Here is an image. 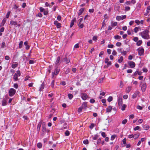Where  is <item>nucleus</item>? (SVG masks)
Returning <instances> with one entry per match:
<instances>
[{
  "label": "nucleus",
  "instance_id": "1",
  "mask_svg": "<svg viewBox=\"0 0 150 150\" xmlns=\"http://www.w3.org/2000/svg\"><path fill=\"white\" fill-rule=\"evenodd\" d=\"M149 31L147 30H146L142 32L139 33L142 37L146 39H148L150 38L149 35Z\"/></svg>",
  "mask_w": 150,
  "mask_h": 150
},
{
  "label": "nucleus",
  "instance_id": "2",
  "mask_svg": "<svg viewBox=\"0 0 150 150\" xmlns=\"http://www.w3.org/2000/svg\"><path fill=\"white\" fill-rule=\"evenodd\" d=\"M21 74L20 71L19 70L17 71L16 73H15L13 77V79L14 80L16 81L18 80V77L21 76Z\"/></svg>",
  "mask_w": 150,
  "mask_h": 150
},
{
  "label": "nucleus",
  "instance_id": "3",
  "mask_svg": "<svg viewBox=\"0 0 150 150\" xmlns=\"http://www.w3.org/2000/svg\"><path fill=\"white\" fill-rule=\"evenodd\" d=\"M146 83L143 81H141L140 82V85H141V88L142 92H144L145 91L146 88Z\"/></svg>",
  "mask_w": 150,
  "mask_h": 150
},
{
  "label": "nucleus",
  "instance_id": "4",
  "mask_svg": "<svg viewBox=\"0 0 150 150\" xmlns=\"http://www.w3.org/2000/svg\"><path fill=\"white\" fill-rule=\"evenodd\" d=\"M81 98L83 100H85L89 97L88 95L86 93H81L80 94Z\"/></svg>",
  "mask_w": 150,
  "mask_h": 150
},
{
  "label": "nucleus",
  "instance_id": "5",
  "mask_svg": "<svg viewBox=\"0 0 150 150\" xmlns=\"http://www.w3.org/2000/svg\"><path fill=\"white\" fill-rule=\"evenodd\" d=\"M16 92V91L15 89L13 88H11L8 91L9 96H13L15 94Z\"/></svg>",
  "mask_w": 150,
  "mask_h": 150
},
{
  "label": "nucleus",
  "instance_id": "6",
  "mask_svg": "<svg viewBox=\"0 0 150 150\" xmlns=\"http://www.w3.org/2000/svg\"><path fill=\"white\" fill-rule=\"evenodd\" d=\"M138 52L139 55L142 56L143 55L144 51V49L142 47L138 48L137 50Z\"/></svg>",
  "mask_w": 150,
  "mask_h": 150
},
{
  "label": "nucleus",
  "instance_id": "7",
  "mask_svg": "<svg viewBox=\"0 0 150 150\" xmlns=\"http://www.w3.org/2000/svg\"><path fill=\"white\" fill-rule=\"evenodd\" d=\"M60 70V69L58 68L57 67H56L55 69L54 72H52V76H54V75H57L59 72Z\"/></svg>",
  "mask_w": 150,
  "mask_h": 150
},
{
  "label": "nucleus",
  "instance_id": "8",
  "mask_svg": "<svg viewBox=\"0 0 150 150\" xmlns=\"http://www.w3.org/2000/svg\"><path fill=\"white\" fill-rule=\"evenodd\" d=\"M54 24L58 28H59L61 27V24L58 22L57 21H55L54 22Z\"/></svg>",
  "mask_w": 150,
  "mask_h": 150
},
{
  "label": "nucleus",
  "instance_id": "9",
  "mask_svg": "<svg viewBox=\"0 0 150 150\" xmlns=\"http://www.w3.org/2000/svg\"><path fill=\"white\" fill-rule=\"evenodd\" d=\"M128 64L130 66V67L132 68H134L135 66V63L132 61L129 62Z\"/></svg>",
  "mask_w": 150,
  "mask_h": 150
},
{
  "label": "nucleus",
  "instance_id": "10",
  "mask_svg": "<svg viewBox=\"0 0 150 150\" xmlns=\"http://www.w3.org/2000/svg\"><path fill=\"white\" fill-rule=\"evenodd\" d=\"M122 98H119L118 100V105L119 108H120L122 105Z\"/></svg>",
  "mask_w": 150,
  "mask_h": 150
},
{
  "label": "nucleus",
  "instance_id": "11",
  "mask_svg": "<svg viewBox=\"0 0 150 150\" xmlns=\"http://www.w3.org/2000/svg\"><path fill=\"white\" fill-rule=\"evenodd\" d=\"M84 8H82L81 9H80L78 13V16H80L83 13V12L84 11Z\"/></svg>",
  "mask_w": 150,
  "mask_h": 150
},
{
  "label": "nucleus",
  "instance_id": "12",
  "mask_svg": "<svg viewBox=\"0 0 150 150\" xmlns=\"http://www.w3.org/2000/svg\"><path fill=\"white\" fill-rule=\"evenodd\" d=\"M109 120L108 119H106L104 121V124H105L107 128L108 126L109 125Z\"/></svg>",
  "mask_w": 150,
  "mask_h": 150
},
{
  "label": "nucleus",
  "instance_id": "13",
  "mask_svg": "<svg viewBox=\"0 0 150 150\" xmlns=\"http://www.w3.org/2000/svg\"><path fill=\"white\" fill-rule=\"evenodd\" d=\"M7 100L5 99H3L2 100V105L3 106L6 105L7 104Z\"/></svg>",
  "mask_w": 150,
  "mask_h": 150
},
{
  "label": "nucleus",
  "instance_id": "14",
  "mask_svg": "<svg viewBox=\"0 0 150 150\" xmlns=\"http://www.w3.org/2000/svg\"><path fill=\"white\" fill-rule=\"evenodd\" d=\"M6 18H4L3 19V20L2 21V22L0 24V27L3 26L4 25V24H5V23H6Z\"/></svg>",
  "mask_w": 150,
  "mask_h": 150
},
{
  "label": "nucleus",
  "instance_id": "15",
  "mask_svg": "<svg viewBox=\"0 0 150 150\" xmlns=\"http://www.w3.org/2000/svg\"><path fill=\"white\" fill-rule=\"evenodd\" d=\"M60 56L58 57L55 62V64L59 65L60 64Z\"/></svg>",
  "mask_w": 150,
  "mask_h": 150
},
{
  "label": "nucleus",
  "instance_id": "16",
  "mask_svg": "<svg viewBox=\"0 0 150 150\" xmlns=\"http://www.w3.org/2000/svg\"><path fill=\"white\" fill-rule=\"evenodd\" d=\"M24 44L26 46L25 49L27 50H28L30 47V46L28 45L27 41L25 42L24 43Z\"/></svg>",
  "mask_w": 150,
  "mask_h": 150
},
{
  "label": "nucleus",
  "instance_id": "17",
  "mask_svg": "<svg viewBox=\"0 0 150 150\" xmlns=\"http://www.w3.org/2000/svg\"><path fill=\"white\" fill-rule=\"evenodd\" d=\"M82 108L84 109H86L87 107V102H83L82 104Z\"/></svg>",
  "mask_w": 150,
  "mask_h": 150
},
{
  "label": "nucleus",
  "instance_id": "18",
  "mask_svg": "<svg viewBox=\"0 0 150 150\" xmlns=\"http://www.w3.org/2000/svg\"><path fill=\"white\" fill-rule=\"evenodd\" d=\"M10 24L11 25H17V23L16 21H11L10 22Z\"/></svg>",
  "mask_w": 150,
  "mask_h": 150
},
{
  "label": "nucleus",
  "instance_id": "19",
  "mask_svg": "<svg viewBox=\"0 0 150 150\" xmlns=\"http://www.w3.org/2000/svg\"><path fill=\"white\" fill-rule=\"evenodd\" d=\"M112 109V107L111 106H108V108L106 109V112L107 113H108L111 112Z\"/></svg>",
  "mask_w": 150,
  "mask_h": 150
},
{
  "label": "nucleus",
  "instance_id": "20",
  "mask_svg": "<svg viewBox=\"0 0 150 150\" xmlns=\"http://www.w3.org/2000/svg\"><path fill=\"white\" fill-rule=\"evenodd\" d=\"M98 136L97 135H95L94 136H92L91 137L93 140H96L98 138Z\"/></svg>",
  "mask_w": 150,
  "mask_h": 150
},
{
  "label": "nucleus",
  "instance_id": "21",
  "mask_svg": "<svg viewBox=\"0 0 150 150\" xmlns=\"http://www.w3.org/2000/svg\"><path fill=\"white\" fill-rule=\"evenodd\" d=\"M139 92L138 91L136 92L132 95V98H135L138 95Z\"/></svg>",
  "mask_w": 150,
  "mask_h": 150
},
{
  "label": "nucleus",
  "instance_id": "22",
  "mask_svg": "<svg viewBox=\"0 0 150 150\" xmlns=\"http://www.w3.org/2000/svg\"><path fill=\"white\" fill-rule=\"evenodd\" d=\"M76 19L75 18H74L72 20L71 22V24L70 25V27H72L73 25H74V22L75 21Z\"/></svg>",
  "mask_w": 150,
  "mask_h": 150
},
{
  "label": "nucleus",
  "instance_id": "23",
  "mask_svg": "<svg viewBox=\"0 0 150 150\" xmlns=\"http://www.w3.org/2000/svg\"><path fill=\"white\" fill-rule=\"evenodd\" d=\"M142 72L141 71H136L134 73V76H136L137 74H138L139 75H141L142 74Z\"/></svg>",
  "mask_w": 150,
  "mask_h": 150
},
{
  "label": "nucleus",
  "instance_id": "24",
  "mask_svg": "<svg viewBox=\"0 0 150 150\" xmlns=\"http://www.w3.org/2000/svg\"><path fill=\"white\" fill-rule=\"evenodd\" d=\"M44 88V85L43 83H42L40 86V89L39 91H42Z\"/></svg>",
  "mask_w": 150,
  "mask_h": 150
},
{
  "label": "nucleus",
  "instance_id": "25",
  "mask_svg": "<svg viewBox=\"0 0 150 150\" xmlns=\"http://www.w3.org/2000/svg\"><path fill=\"white\" fill-rule=\"evenodd\" d=\"M143 128L144 130H147L149 128V127L148 125H145L143 126Z\"/></svg>",
  "mask_w": 150,
  "mask_h": 150
},
{
  "label": "nucleus",
  "instance_id": "26",
  "mask_svg": "<svg viewBox=\"0 0 150 150\" xmlns=\"http://www.w3.org/2000/svg\"><path fill=\"white\" fill-rule=\"evenodd\" d=\"M142 40H139L137 42L136 45H137L139 46L141 45L142 43Z\"/></svg>",
  "mask_w": 150,
  "mask_h": 150
},
{
  "label": "nucleus",
  "instance_id": "27",
  "mask_svg": "<svg viewBox=\"0 0 150 150\" xmlns=\"http://www.w3.org/2000/svg\"><path fill=\"white\" fill-rule=\"evenodd\" d=\"M18 65V64L17 63L13 64H12L11 67L13 68L14 69L17 67Z\"/></svg>",
  "mask_w": 150,
  "mask_h": 150
},
{
  "label": "nucleus",
  "instance_id": "28",
  "mask_svg": "<svg viewBox=\"0 0 150 150\" xmlns=\"http://www.w3.org/2000/svg\"><path fill=\"white\" fill-rule=\"evenodd\" d=\"M37 146L38 148H41L42 147V144L40 142L38 143L37 144Z\"/></svg>",
  "mask_w": 150,
  "mask_h": 150
},
{
  "label": "nucleus",
  "instance_id": "29",
  "mask_svg": "<svg viewBox=\"0 0 150 150\" xmlns=\"http://www.w3.org/2000/svg\"><path fill=\"white\" fill-rule=\"evenodd\" d=\"M131 90V87H128L126 88V91L127 93L129 92Z\"/></svg>",
  "mask_w": 150,
  "mask_h": 150
},
{
  "label": "nucleus",
  "instance_id": "30",
  "mask_svg": "<svg viewBox=\"0 0 150 150\" xmlns=\"http://www.w3.org/2000/svg\"><path fill=\"white\" fill-rule=\"evenodd\" d=\"M64 61L65 62L66 64H68L70 62V60L69 59H67V58H65L64 59Z\"/></svg>",
  "mask_w": 150,
  "mask_h": 150
},
{
  "label": "nucleus",
  "instance_id": "31",
  "mask_svg": "<svg viewBox=\"0 0 150 150\" xmlns=\"http://www.w3.org/2000/svg\"><path fill=\"white\" fill-rule=\"evenodd\" d=\"M23 45V41H21L19 43V48L20 49H21Z\"/></svg>",
  "mask_w": 150,
  "mask_h": 150
},
{
  "label": "nucleus",
  "instance_id": "32",
  "mask_svg": "<svg viewBox=\"0 0 150 150\" xmlns=\"http://www.w3.org/2000/svg\"><path fill=\"white\" fill-rule=\"evenodd\" d=\"M117 22L113 23L112 22L111 23V26L112 27H114L117 25Z\"/></svg>",
  "mask_w": 150,
  "mask_h": 150
},
{
  "label": "nucleus",
  "instance_id": "33",
  "mask_svg": "<svg viewBox=\"0 0 150 150\" xmlns=\"http://www.w3.org/2000/svg\"><path fill=\"white\" fill-rule=\"evenodd\" d=\"M139 134H135L134 135V137H133V138L135 139L137 138L139 136Z\"/></svg>",
  "mask_w": 150,
  "mask_h": 150
},
{
  "label": "nucleus",
  "instance_id": "34",
  "mask_svg": "<svg viewBox=\"0 0 150 150\" xmlns=\"http://www.w3.org/2000/svg\"><path fill=\"white\" fill-rule=\"evenodd\" d=\"M121 110H125V108H126L127 106L125 104L123 105L122 106Z\"/></svg>",
  "mask_w": 150,
  "mask_h": 150
},
{
  "label": "nucleus",
  "instance_id": "35",
  "mask_svg": "<svg viewBox=\"0 0 150 150\" xmlns=\"http://www.w3.org/2000/svg\"><path fill=\"white\" fill-rule=\"evenodd\" d=\"M68 97L70 99H72L73 97V95L72 94L70 93L68 95Z\"/></svg>",
  "mask_w": 150,
  "mask_h": 150
},
{
  "label": "nucleus",
  "instance_id": "36",
  "mask_svg": "<svg viewBox=\"0 0 150 150\" xmlns=\"http://www.w3.org/2000/svg\"><path fill=\"white\" fill-rule=\"evenodd\" d=\"M70 134V132L68 130H66L65 132V135L66 136H68Z\"/></svg>",
  "mask_w": 150,
  "mask_h": 150
},
{
  "label": "nucleus",
  "instance_id": "37",
  "mask_svg": "<svg viewBox=\"0 0 150 150\" xmlns=\"http://www.w3.org/2000/svg\"><path fill=\"white\" fill-rule=\"evenodd\" d=\"M123 57L122 56H121L120 58L118 60V62L119 63H121L123 60Z\"/></svg>",
  "mask_w": 150,
  "mask_h": 150
},
{
  "label": "nucleus",
  "instance_id": "38",
  "mask_svg": "<svg viewBox=\"0 0 150 150\" xmlns=\"http://www.w3.org/2000/svg\"><path fill=\"white\" fill-rule=\"evenodd\" d=\"M83 108L82 107H80L78 110V111L79 113H80L82 111V109Z\"/></svg>",
  "mask_w": 150,
  "mask_h": 150
},
{
  "label": "nucleus",
  "instance_id": "39",
  "mask_svg": "<svg viewBox=\"0 0 150 150\" xmlns=\"http://www.w3.org/2000/svg\"><path fill=\"white\" fill-rule=\"evenodd\" d=\"M6 47L5 43L4 42H3L1 45V47L4 48Z\"/></svg>",
  "mask_w": 150,
  "mask_h": 150
},
{
  "label": "nucleus",
  "instance_id": "40",
  "mask_svg": "<svg viewBox=\"0 0 150 150\" xmlns=\"http://www.w3.org/2000/svg\"><path fill=\"white\" fill-rule=\"evenodd\" d=\"M41 123L40 122L38 125L37 126V129L38 130H40V128L41 126Z\"/></svg>",
  "mask_w": 150,
  "mask_h": 150
},
{
  "label": "nucleus",
  "instance_id": "41",
  "mask_svg": "<svg viewBox=\"0 0 150 150\" xmlns=\"http://www.w3.org/2000/svg\"><path fill=\"white\" fill-rule=\"evenodd\" d=\"M116 137V136L115 134L112 135L110 139L111 140H114Z\"/></svg>",
  "mask_w": 150,
  "mask_h": 150
},
{
  "label": "nucleus",
  "instance_id": "42",
  "mask_svg": "<svg viewBox=\"0 0 150 150\" xmlns=\"http://www.w3.org/2000/svg\"><path fill=\"white\" fill-rule=\"evenodd\" d=\"M83 142L84 144H88V142L87 139H86L84 140V141Z\"/></svg>",
  "mask_w": 150,
  "mask_h": 150
},
{
  "label": "nucleus",
  "instance_id": "43",
  "mask_svg": "<svg viewBox=\"0 0 150 150\" xmlns=\"http://www.w3.org/2000/svg\"><path fill=\"white\" fill-rule=\"evenodd\" d=\"M114 38L115 39H120L121 37L118 35H117L114 36Z\"/></svg>",
  "mask_w": 150,
  "mask_h": 150
},
{
  "label": "nucleus",
  "instance_id": "44",
  "mask_svg": "<svg viewBox=\"0 0 150 150\" xmlns=\"http://www.w3.org/2000/svg\"><path fill=\"white\" fill-rule=\"evenodd\" d=\"M112 96H109L108 99V100L109 102L112 101Z\"/></svg>",
  "mask_w": 150,
  "mask_h": 150
},
{
  "label": "nucleus",
  "instance_id": "45",
  "mask_svg": "<svg viewBox=\"0 0 150 150\" xmlns=\"http://www.w3.org/2000/svg\"><path fill=\"white\" fill-rule=\"evenodd\" d=\"M54 80H53L51 83V86L52 88H53L54 87Z\"/></svg>",
  "mask_w": 150,
  "mask_h": 150
},
{
  "label": "nucleus",
  "instance_id": "46",
  "mask_svg": "<svg viewBox=\"0 0 150 150\" xmlns=\"http://www.w3.org/2000/svg\"><path fill=\"white\" fill-rule=\"evenodd\" d=\"M140 28H138V27H135L134 28V32L135 33H137L138 31V30L139 29H140Z\"/></svg>",
  "mask_w": 150,
  "mask_h": 150
},
{
  "label": "nucleus",
  "instance_id": "47",
  "mask_svg": "<svg viewBox=\"0 0 150 150\" xmlns=\"http://www.w3.org/2000/svg\"><path fill=\"white\" fill-rule=\"evenodd\" d=\"M10 13H11V12L9 11H8L6 15V18H8L9 17V15L10 14Z\"/></svg>",
  "mask_w": 150,
  "mask_h": 150
},
{
  "label": "nucleus",
  "instance_id": "48",
  "mask_svg": "<svg viewBox=\"0 0 150 150\" xmlns=\"http://www.w3.org/2000/svg\"><path fill=\"white\" fill-rule=\"evenodd\" d=\"M121 17L120 16H117L116 17V19L118 21H120L121 19Z\"/></svg>",
  "mask_w": 150,
  "mask_h": 150
},
{
  "label": "nucleus",
  "instance_id": "49",
  "mask_svg": "<svg viewBox=\"0 0 150 150\" xmlns=\"http://www.w3.org/2000/svg\"><path fill=\"white\" fill-rule=\"evenodd\" d=\"M127 119H125L122 121V124L125 125L127 123Z\"/></svg>",
  "mask_w": 150,
  "mask_h": 150
},
{
  "label": "nucleus",
  "instance_id": "50",
  "mask_svg": "<svg viewBox=\"0 0 150 150\" xmlns=\"http://www.w3.org/2000/svg\"><path fill=\"white\" fill-rule=\"evenodd\" d=\"M13 87L17 89L18 87V85L17 83H14L13 85Z\"/></svg>",
  "mask_w": 150,
  "mask_h": 150
},
{
  "label": "nucleus",
  "instance_id": "51",
  "mask_svg": "<svg viewBox=\"0 0 150 150\" xmlns=\"http://www.w3.org/2000/svg\"><path fill=\"white\" fill-rule=\"evenodd\" d=\"M61 18L62 17L60 15H58L57 17V19L58 20L60 21L61 20Z\"/></svg>",
  "mask_w": 150,
  "mask_h": 150
},
{
  "label": "nucleus",
  "instance_id": "52",
  "mask_svg": "<svg viewBox=\"0 0 150 150\" xmlns=\"http://www.w3.org/2000/svg\"><path fill=\"white\" fill-rule=\"evenodd\" d=\"M79 47V44L78 43L76 44L74 46V48H78Z\"/></svg>",
  "mask_w": 150,
  "mask_h": 150
},
{
  "label": "nucleus",
  "instance_id": "53",
  "mask_svg": "<svg viewBox=\"0 0 150 150\" xmlns=\"http://www.w3.org/2000/svg\"><path fill=\"white\" fill-rule=\"evenodd\" d=\"M5 59H6V60H8L9 59H10V57H9V56H8V55H6V56L5 57Z\"/></svg>",
  "mask_w": 150,
  "mask_h": 150
},
{
  "label": "nucleus",
  "instance_id": "54",
  "mask_svg": "<svg viewBox=\"0 0 150 150\" xmlns=\"http://www.w3.org/2000/svg\"><path fill=\"white\" fill-rule=\"evenodd\" d=\"M138 40V38L137 37H135L133 38V40L135 42H137Z\"/></svg>",
  "mask_w": 150,
  "mask_h": 150
},
{
  "label": "nucleus",
  "instance_id": "55",
  "mask_svg": "<svg viewBox=\"0 0 150 150\" xmlns=\"http://www.w3.org/2000/svg\"><path fill=\"white\" fill-rule=\"evenodd\" d=\"M90 102L91 103H93L95 102V100L94 99H91L90 100Z\"/></svg>",
  "mask_w": 150,
  "mask_h": 150
},
{
  "label": "nucleus",
  "instance_id": "56",
  "mask_svg": "<svg viewBox=\"0 0 150 150\" xmlns=\"http://www.w3.org/2000/svg\"><path fill=\"white\" fill-rule=\"evenodd\" d=\"M97 39V37L96 36H94L93 38V40L94 41H96Z\"/></svg>",
  "mask_w": 150,
  "mask_h": 150
},
{
  "label": "nucleus",
  "instance_id": "57",
  "mask_svg": "<svg viewBox=\"0 0 150 150\" xmlns=\"http://www.w3.org/2000/svg\"><path fill=\"white\" fill-rule=\"evenodd\" d=\"M140 127L138 126H137L136 127L134 128V130L135 131H136L138 130L139 129Z\"/></svg>",
  "mask_w": 150,
  "mask_h": 150
},
{
  "label": "nucleus",
  "instance_id": "58",
  "mask_svg": "<svg viewBox=\"0 0 150 150\" xmlns=\"http://www.w3.org/2000/svg\"><path fill=\"white\" fill-rule=\"evenodd\" d=\"M101 140L99 138V139L97 141V144H100L101 143Z\"/></svg>",
  "mask_w": 150,
  "mask_h": 150
},
{
  "label": "nucleus",
  "instance_id": "59",
  "mask_svg": "<svg viewBox=\"0 0 150 150\" xmlns=\"http://www.w3.org/2000/svg\"><path fill=\"white\" fill-rule=\"evenodd\" d=\"M100 96H99V98L100 99H101L102 98V96H103V92H102L100 93Z\"/></svg>",
  "mask_w": 150,
  "mask_h": 150
},
{
  "label": "nucleus",
  "instance_id": "60",
  "mask_svg": "<svg viewBox=\"0 0 150 150\" xmlns=\"http://www.w3.org/2000/svg\"><path fill=\"white\" fill-rule=\"evenodd\" d=\"M121 45V43L120 42H117L116 44V45L117 46H120Z\"/></svg>",
  "mask_w": 150,
  "mask_h": 150
},
{
  "label": "nucleus",
  "instance_id": "61",
  "mask_svg": "<svg viewBox=\"0 0 150 150\" xmlns=\"http://www.w3.org/2000/svg\"><path fill=\"white\" fill-rule=\"evenodd\" d=\"M112 54L114 55H116L117 54V52L115 50H114L112 53Z\"/></svg>",
  "mask_w": 150,
  "mask_h": 150
},
{
  "label": "nucleus",
  "instance_id": "62",
  "mask_svg": "<svg viewBox=\"0 0 150 150\" xmlns=\"http://www.w3.org/2000/svg\"><path fill=\"white\" fill-rule=\"evenodd\" d=\"M76 69L75 68H73L72 69V71L74 73L76 72Z\"/></svg>",
  "mask_w": 150,
  "mask_h": 150
},
{
  "label": "nucleus",
  "instance_id": "63",
  "mask_svg": "<svg viewBox=\"0 0 150 150\" xmlns=\"http://www.w3.org/2000/svg\"><path fill=\"white\" fill-rule=\"evenodd\" d=\"M18 6H17L15 4L14 5L13 8L14 9H16L18 8Z\"/></svg>",
  "mask_w": 150,
  "mask_h": 150
},
{
  "label": "nucleus",
  "instance_id": "64",
  "mask_svg": "<svg viewBox=\"0 0 150 150\" xmlns=\"http://www.w3.org/2000/svg\"><path fill=\"white\" fill-rule=\"evenodd\" d=\"M135 23H137L138 25L140 23V22L138 20H136L135 21Z\"/></svg>",
  "mask_w": 150,
  "mask_h": 150
}]
</instances>
